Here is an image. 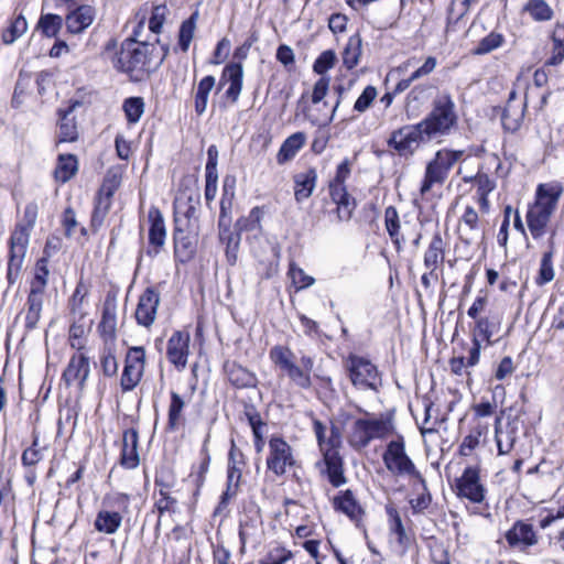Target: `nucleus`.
<instances>
[{
	"mask_svg": "<svg viewBox=\"0 0 564 564\" xmlns=\"http://www.w3.org/2000/svg\"><path fill=\"white\" fill-rule=\"evenodd\" d=\"M116 48L117 41L110 40L105 46V54L113 52L111 63L118 72L127 74L132 82H140L149 74L150 54L154 50L152 44L128 37L121 43L119 52Z\"/></svg>",
	"mask_w": 564,
	"mask_h": 564,
	"instance_id": "1",
	"label": "nucleus"
},
{
	"mask_svg": "<svg viewBox=\"0 0 564 564\" xmlns=\"http://www.w3.org/2000/svg\"><path fill=\"white\" fill-rule=\"evenodd\" d=\"M564 187L558 182L539 184L534 202L529 206L525 219L533 239H540L546 234L547 225L557 208Z\"/></svg>",
	"mask_w": 564,
	"mask_h": 564,
	"instance_id": "2",
	"label": "nucleus"
},
{
	"mask_svg": "<svg viewBox=\"0 0 564 564\" xmlns=\"http://www.w3.org/2000/svg\"><path fill=\"white\" fill-rule=\"evenodd\" d=\"M269 356L272 362L283 370L296 387L311 388V372L314 367V359L311 356H302L299 366L294 362V355L291 349L281 345L272 347Z\"/></svg>",
	"mask_w": 564,
	"mask_h": 564,
	"instance_id": "3",
	"label": "nucleus"
},
{
	"mask_svg": "<svg viewBox=\"0 0 564 564\" xmlns=\"http://www.w3.org/2000/svg\"><path fill=\"white\" fill-rule=\"evenodd\" d=\"M431 139L447 134L457 123L455 102L448 94L437 96L432 111L421 121Z\"/></svg>",
	"mask_w": 564,
	"mask_h": 564,
	"instance_id": "4",
	"label": "nucleus"
},
{
	"mask_svg": "<svg viewBox=\"0 0 564 564\" xmlns=\"http://www.w3.org/2000/svg\"><path fill=\"white\" fill-rule=\"evenodd\" d=\"M393 430L394 425L389 416L357 419L351 425L348 441L354 448L361 449L372 440L387 437Z\"/></svg>",
	"mask_w": 564,
	"mask_h": 564,
	"instance_id": "5",
	"label": "nucleus"
},
{
	"mask_svg": "<svg viewBox=\"0 0 564 564\" xmlns=\"http://www.w3.org/2000/svg\"><path fill=\"white\" fill-rule=\"evenodd\" d=\"M464 151L442 149L426 164L424 177L420 187L422 196L426 195L435 185L442 186L457 161L463 156Z\"/></svg>",
	"mask_w": 564,
	"mask_h": 564,
	"instance_id": "6",
	"label": "nucleus"
},
{
	"mask_svg": "<svg viewBox=\"0 0 564 564\" xmlns=\"http://www.w3.org/2000/svg\"><path fill=\"white\" fill-rule=\"evenodd\" d=\"M421 121L415 124H406L394 130L388 139V147L400 156H412L422 143L431 141Z\"/></svg>",
	"mask_w": 564,
	"mask_h": 564,
	"instance_id": "7",
	"label": "nucleus"
},
{
	"mask_svg": "<svg viewBox=\"0 0 564 564\" xmlns=\"http://www.w3.org/2000/svg\"><path fill=\"white\" fill-rule=\"evenodd\" d=\"M386 468L395 476H409L421 479V473L416 469L412 459L405 452V443L402 435L388 443L382 455Z\"/></svg>",
	"mask_w": 564,
	"mask_h": 564,
	"instance_id": "8",
	"label": "nucleus"
},
{
	"mask_svg": "<svg viewBox=\"0 0 564 564\" xmlns=\"http://www.w3.org/2000/svg\"><path fill=\"white\" fill-rule=\"evenodd\" d=\"M347 369L355 387L377 390L380 377L377 367L370 360L350 355L347 359Z\"/></svg>",
	"mask_w": 564,
	"mask_h": 564,
	"instance_id": "9",
	"label": "nucleus"
},
{
	"mask_svg": "<svg viewBox=\"0 0 564 564\" xmlns=\"http://www.w3.org/2000/svg\"><path fill=\"white\" fill-rule=\"evenodd\" d=\"M455 492L460 499H467L473 503H481L486 498V488L480 482L479 468L468 466L460 477L455 480Z\"/></svg>",
	"mask_w": 564,
	"mask_h": 564,
	"instance_id": "10",
	"label": "nucleus"
},
{
	"mask_svg": "<svg viewBox=\"0 0 564 564\" xmlns=\"http://www.w3.org/2000/svg\"><path fill=\"white\" fill-rule=\"evenodd\" d=\"M295 465L292 447L281 437H271L269 441V455L267 468L280 477L286 473L288 467Z\"/></svg>",
	"mask_w": 564,
	"mask_h": 564,
	"instance_id": "11",
	"label": "nucleus"
},
{
	"mask_svg": "<svg viewBox=\"0 0 564 564\" xmlns=\"http://www.w3.org/2000/svg\"><path fill=\"white\" fill-rule=\"evenodd\" d=\"M505 539L510 549L520 552H528L539 543V534L534 527L524 520H517L505 533Z\"/></svg>",
	"mask_w": 564,
	"mask_h": 564,
	"instance_id": "12",
	"label": "nucleus"
},
{
	"mask_svg": "<svg viewBox=\"0 0 564 564\" xmlns=\"http://www.w3.org/2000/svg\"><path fill=\"white\" fill-rule=\"evenodd\" d=\"M198 235L199 229H195L193 226L188 228L184 223L182 227H174V251L176 258L181 262H187L194 257L198 242Z\"/></svg>",
	"mask_w": 564,
	"mask_h": 564,
	"instance_id": "13",
	"label": "nucleus"
},
{
	"mask_svg": "<svg viewBox=\"0 0 564 564\" xmlns=\"http://www.w3.org/2000/svg\"><path fill=\"white\" fill-rule=\"evenodd\" d=\"M149 228V248L147 254L151 258L156 257L165 243L166 229L164 218L158 207L152 206L148 213Z\"/></svg>",
	"mask_w": 564,
	"mask_h": 564,
	"instance_id": "14",
	"label": "nucleus"
},
{
	"mask_svg": "<svg viewBox=\"0 0 564 564\" xmlns=\"http://www.w3.org/2000/svg\"><path fill=\"white\" fill-rule=\"evenodd\" d=\"M89 373V358L79 352L70 357L68 365L63 372L62 379L67 387L77 384L78 388L83 390Z\"/></svg>",
	"mask_w": 564,
	"mask_h": 564,
	"instance_id": "15",
	"label": "nucleus"
},
{
	"mask_svg": "<svg viewBox=\"0 0 564 564\" xmlns=\"http://www.w3.org/2000/svg\"><path fill=\"white\" fill-rule=\"evenodd\" d=\"M159 304L160 293L153 288H147L140 295L135 310L138 324L150 327L155 321Z\"/></svg>",
	"mask_w": 564,
	"mask_h": 564,
	"instance_id": "16",
	"label": "nucleus"
},
{
	"mask_svg": "<svg viewBox=\"0 0 564 564\" xmlns=\"http://www.w3.org/2000/svg\"><path fill=\"white\" fill-rule=\"evenodd\" d=\"M189 334L175 332L167 341L166 357L178 370L185 369L189 354Z\"/></svg>",
	"mask_w": 564,
	"mask_h": 564,
	"instance_id": "17",
	"label": "nucleus"
},
{
	"mask_svg": "<svg viewBox=\"0 0 564 564\" xmlns=\"http://www.w3.org/2000/svg\"><path fill=\"white\" fill-rule=\"evenodd\" d=\"M100 336L106 340H113L117 333V295L107 293L101 312V321L98 325Z\"/></svg>",
	"mask_w": 564,
	"mask_h": 564,
	"instance_id": "18",
	"label": "nucleus"
},
{
	"mask_svg": "<svg viewBox=\"0 0 564 564\" xmlns=\"http://www.w3.org/2000/svg\"><path fill=\"white\" fill-rule=\"evenodd\" d=\"M525 108L527 102H520L517 97V91L511 90L501 116V122L505 130L516 132L520 129Z\"/></svg>",
	"mask_w": 564,
	"mask_h": 564,
	"instance_id": "19",
	"label": "nucleus"
},
{
	"mask_svg": "<svg viewBox=\"0 0 564 564\" xmlns=\"http://www.w3.org/2000/svg\"><path fill=\"white\" fill-rule=\"evenodd\" d=\"M117 186L118 184L115 180H106L101 185L95 199V207L91 216V225L94 227H99L104 223L107 214L109 213L111 206V197Z\"/></svg>",
	"mask_w": 564,
	"mask_h": 564,
	"instance_id": "20",
	"label": "nucleus"
},
{
	"mask_svg": "<svg viewBox=\"0 0 564 564\" xmlns=\"http://www.w3.org/2000/svg\"><path fill=\"white\" fill-rule=\"evenodd\" d=\"M29 243V232L25 227H17L10 238L8 268L21 271Z\"/></svg>",
	"mask_w": 564,
	"mask_h": 564,
	"instance_id": "21",
	"label": "nucleus"
},
{
	"mask_svg": "<svg viewBox=\"0 0 564 564\" xmlns=\"http://www.w3.org/2000/svg\"><path fill=\"white\" fill-rule=\"evenodd\" d=\"M139 433L131 427L122 434V447L120 454V465L127 469H134L139 466L140 456L138 453Z\"/></svg>",
	"mask_w": 564,
	"mask_h": 564,
	"instance_id": "22",
	"label": "nucleus"
},
{
	"mask_svg": "<svg viewBox=\"0 0 564 564\" xmlns=\"http://www.w3.org/2000/svg\"><path fill=\"white\" fill-rule=\"evenodd\" d=\"M79 101H74L66 109H58V132L57 142H74L78 138V130L75 117L73 116L76 107H79Z\"/></svg>",
	"mask_w": 564,
	"mask_h": 564,
	"instance_id": "23",
	"label": "nucleus"
},
{
	"mask_svg": "<svg viewBox=\"0 0 564 564\" xmlns=\"http://www.w3.org/2000/svg\"><path fill=\"white\" fill-rule=\"evenodd\" d=\"M199 204L198 198L193 199L191 196L186 200L181 198L174 203V224L176 227H182L183 223L188 228L192 226L195 229H199L197 205Z\"/></svg>",
	"mask_w": 564,
	"mask_h": 564,
	"instance_id": "24",
	"label": "nucleus"
},
{
	"mask_svg": "<svg viewBox=\"0 0 564 564\" xmlns=\"http://www.w3.org/2000/svg\"><path fill=\"white\" fill-rule=\"evenodd\" d=\"M242 78L243 68L240 63H230L224 67L219 84L223 86L225 82L229 83L225 95L232 104L239 99L242 89Z\"/></svg>",
	"mask_w": 564,
	"mask_h": 564,
	"instance_id": "25",
	"label": "nucleus"
},
{
	"mask_svg": "<svg viewBox=\"0 0 564 564\" xmlns=\"http://www.w3.org/2000/svg\"><path fill=\"white\" fill-rule=\"evenodd\" d=\"M95 17L96 10L94 7L88 4L78 6L65 18L67 31L73 34L82 33L84 30L91 25Z\"/></svg>",
	"mask_w": 564,
	"mask_h": 564,
	"instance_id": "26",
	"label": "nucleus"
},
{
	"mask_svg": "<svg viewBox=\"0 0 564 564\" xmlns=\"http://www.w3.org/2000/svg\"><path fill=\"white\" fill-rule=\"evenodd\" d=\"M218 149L215 144H212L207 149V163L205 167V199L209 204L217 194V182H218Z\"/></svg>",
	"mask_w": 564,
	"mask_h": 564,
	"instance_id": "27",
	"label": "nucleus"
},
{
	"mask_svg": "<svg viewBox=\"0 0 564 564\" xmlns=\"http://www.w3.org/2000/svg\"><path fill=\"white\" fill-rule=\"evenodd\" d=\"M445 260V242L441 236L440 231H436L427 249L424 252V267L430 271L431 275H434V272L437 270L440 265L443 264Z\"/></svg>",
	"mask_w": 564,
	"mask_h": 564,
	"instance_id": "28",
	"label": "nucleus"
},
{
	"mask_svg": "<svg viewBox=\"0 0 564 564\" xmlns=\"http://www.w3.org/2000/svg\"><path fill=\"white\" fill-rule=\"evenodd\" d=\"M555 236L556 231L552 230L547 240V250L543 253L540 262V269L535 278V283L540 286L551 282L554 279L555 272L553 268V258L555 254Z\"/></svg>",
	"mask_w": 564,
	"mask_h": 564,
	"instance_id": "29",
	"label": "nucleus"
},
{
	"mask_svg": "<svg viewBox=\"0 0 564 564\" xmlns=\"http://www.w3.org/2000/svg\"><path fill=\"white\" fill-rule=\"evenodd\" d=\"M229 382L236 388H251L257 383L253 372L237 362H226L224 366Z\"/></svg>",
	"mask_w": 564,
	"mask_h": 564,
	"instance_id": "30",
	"label": "nucleus"
},
{
	"mask_svg": "<svg viewBox=\"0 0 564 564\" xmlns=\"http://www.w3.org/2000/svg\"><path fill=\"white\" fill-rule=\"evenodd\" d=\"M316 180L317 174L314 169H308L294 175V196L296 202L301 203L312 195L316 186Z\"/></svg>",
	"mask_w": 564,
	"mask_h": 564,
	"instance_id": "31",
	"label": "nucleus"
},
{
	"mask_svg": "<svg viewBox=\"0 0 564 564\" xmlns=\"http://www.w3.org/2000/svg\"><path fill=\"white\" fill-rule=\"evenodd\" d=\"M333 506L335 510L343 512L351 520H358L362 513L361 507L350 489L340 491L334 498Z\"/></svg>",
	"mask_w": 564,
	"mask_h": 564,
	"instance_id": "32",
	"label": "nucleus"
},
{
	"mask_svg": "<svg viewBox=\"0 0 564 564\" xmlns=\"http://www.w3.org/2000/svg\"><path fill=\"white\" fill-rule=\"evenodd\" d=\"M329 482L338 488L347 482L344 475L343 459L337 452H327L324 456Z\"/></svg>",
	"mask_w": 564,
	"mask_h": 564,
	"instance_id": "33",
	"label": "nucleus"
},
{
	"mask_svg": "<svg viewBox=\"0 0 564 564\" xmlns=\"http://www.w3.org/2000/svg\"><path fill=\"white\" fill-rule=\"evenodd\" d=\"M306 135L304 132H295L284 140L276 154V162L282 165L291 161L304 147Z\"/></svg>",
	"mask_w": 564,
	"mask_h": 564,
	"instance_id": "34",
	"label": "nucleus"
},
{
	"mask_svg": "<svg viewBox=\"0 0 564 564\" xmlns=\"http://www.w3.org/2000/svg\"><path fill=\"white\" fill-rule=\"evenodd\" d=\"M86 312L70 313L69 344L80 350L84 347L83 337L88 332L90 323H86Z\"/></svg>",
	"mask_w": 564,
	"mask_h": 564,
	"instance_id": "35",
	"label": "nucleus"
},
{
	"mask_svg": "<svg viewBox=\"0 0 564 564\" xmlns=\"http://www.w3.org/2000/svg\"><path fill=\"white\" fill-rule=\"evenodd\" d=\"M384 225L389 237L391 238L395 249L401 250L402 243L405 242L404 236L401 234V225L398 210L394 206H388L384 210Z\"/></svg>",
	"mask_w": 564,
	"mask_h": 564,
	"instance_id": "36",
	"label": "nucleus"
},
{
	"mask_svg": "<svg viewBox=\"0 0 564 564\" xmlns=\"http://www.w3.org/2000/svg\"><path fill=\"white\" fill-rule=\"evenodd\" d=\"M122 523V516L116 511L100 510L94 521L95 529L105 534H115Z\"/></svg>",
	"mask_w": 564,
	"mask_h": 564,
	"instance_id": "37",
	"label": "nucleus"
},
{
	"mask_svg": "<svg viewBox=\"0 0 564 564\" xmlns=\"http://www.w3.org/2000/svg\"><path fill=\"white\" fill-rule=\"evenodd\" d=\"M362 53V39L359 33L352 34L343 51V64L347 69L355 68L360 61Z\"/></svg>",
	"mask_w": 564,
	"mask_h": 564,
	"instance_id": "38",
	"label": "nucleus"
},
{
	"mask_svg": "<svg viewBox=\"0 0 564 564\" xmlns=\"http://www.w3.org/2000/svg\"><path fill=\"white\" fill-rule=\"evenodd\" d=\"M462 238L466 243H471L478 234V214L474 207L467 206L459 225Z\"/></svg>",
	"mask_w": 564,
	"mask_h": 564,
	"instance_id": "39",
	"label": "nucleus"
},
{
	"mask_svg": "<svg viewBox=\"0 0 564 564\" xmlns=\"http://www.w3.org/2000/svg\"><path fill=\"white\" fill-rule=\"evenodd\" d=\"M216 79L212 75H207L204 78L200 79V82L197 85L196 91H195V112L198 116H202L206 109L208 104V96L210 91L213 90L215 86Z\"/></svg>",
	"mask_w": 564,
	"mask_h": 564,
	"instance_id": "40",
	"label": "nucleus"
},
{
	"mask_svg": "<svg viewBox=\"0 0 564 564\" xmlns=\"http://www.w3.org/2000/svg\"><path fill=\"white\" fill-rule=\"evenodd\" d=\"M78 162L73 154H61L57 160V165L54 171L56 181L61 183L68 182L77 172Z\"/></svg>",
	"mask_w": 564,
	"mask_h": 564,
	"instance_id": "41",
	"label": "nucleus"
},
{
	"mask_svg": "<svg viewBox=\"0 0 564 564\" xmlns=\"http://www.w3.org/2000/svg\"><path fill=\"white\" fill-rule=\"evenodd\" d=\"M186 402L182 395L175 391H171V402L167 412V426L170 430L175 431L184 422L183 410Z\"/></svg>",
	"mask_w": 564,
	"mask_h": 564,
	"instance_id": "42",
	"label": "nucleus"
},
{
	"mask_svg": "<svg viewBox=\"0 0 564 564\" xmlns=\"http://www.w3.org/2000/svg\"><path fill=\"white\" fill-rule=\"evenodd\" d=\"M496 328L497 325L488 317H479L475 322V327L471 332V339H477L479 341L484 340L486 346H492L496 344V340L492 339Z\"/></svg>",
	"mask_w": 564,
	"mask_h": 564,
	"instance_id": "43",
	"label": "nucleus"
},
{
	"mask_svg": "<svg viewBox=\"0 0 564 564\" xmlns=\"http://www.w3.org/2000/svg\"><path fill=\"white\" fill-rule=\"evenodd\" d=\"M500 424L501 419L497 417L495 424L497 447L499 454L505 455L508 454L513 448L516 442V432L513 427L503 431Z\"/></svg>",
	"mask_w": 564,
	"mask_h": 564,
	"instance_id": "44",
	"label": "nucleus"
},
{
	"mask_svg": "<svg viewBox=\"0 0 564 564\" xmlns=\"http://www.w3.org/2000/svg\"><path fill=\"white\" fill-rule=\"evenodd\" d=\"M523 11L536 22L550 21L554 15L552 8L544 0H529Z\"/></svg>",
	"mask_w": 564,
	"mask_h": 564,
	"instance_id": "45",
	"label": "nucleus"
},
{
	"mask_svg": "<svg viewBox=\"0 0 564 564\" xmlns=\"http://www.w3.org/2000/svg\"><path fill=\"white\" fill-rule=\"evenodd\" d=\"M219 240L226 245L227 260L231 265H234L237 261L240 243L239 232H234L230 228L219 230Z\"/></svg>",
	"mask_w": 564,
	"mask_h": 564,
	"instance_id": "46",
	"label": "nucleus"
},
{
	"mask_svg": "<svg viewBox=\"0 0 564 564\" xmlns=\"http://www.w3.org/2000/svg\"><path fill=\"white\" fill-rule=\"evenodd\" d=\"M198 12L195 11L192 15L182 22L178 31V46L183 52H187L191 42L194 37Z\"/></svg>",
	"mask_w": 564,
	"mask_h": 564,
	"instance_id": "47",
	"label": "nucleus"
},
{
	"mask_svg": "<svg viewBox=\"0 0 564 564\" xmlns=\"http://www.w3.org/2000/svg\"><path fill=\"white\" fill-rule=\"evenodd\" d=\"M421 486V492L416 498L410 500V506L414 514L424 512L432 502V495L427 488L426 480L421 474V479H416Z\"/></svg>",
	"mask_w": 564,
	"mask_h": 564,
	"instance_id": "48",
	"label": "nucleus"
},
{
	"mask_svg": "<svg viewBox=\"0 0 564 564\" xmlns=\"http://www.w3.org/2000/svg\"><path fill=\"white\" fill-rule=\"evenodd\" d=\"M63 25V19L58 14L47 13L41 15L37 28L47 37H55Z\"/></svg>",
	"mask_w": 564,
	"mask_h": 564,
	"instance_id": "49",
	"label": "nucleus"
},
{
	"mask_svg": "<svg viewBox=\"0 0 564 564\" xmlns=\"http://www.w3.org/2000/svg\"><path fill=\"white\" fill-rule=\"evenodd\" d=\"M505 43V37L500 33L491 32L484 39H481L477 46L473 50L475 55H485L499 47Z\"/></svg>",
	"mask_w": 564,
	"mask_h": 564,
	"instance_id": "50",
	"label": "nucleus"
},
{
	"mask_svg": "<svg viewBox=\"0 0 564 564\" xmlns=\"http://www.w3.org/2000/svg\"><path fill=\"white\" fill-rule=\"evenodd\" d=\"M123 111L130 123H137L144 112V101L141 97H129L123 102Z\"/></svg>",
	"mask_w": 564,
	"mask_h": 564,
	"instance_id": "51",
	"label": "nucleus"
},
{
	"mask_svg": "<svg viewBox=\"0 0 564 564\" xmlns=\"http://www.w3.org/2000/svg\"><path fill=\"white\" fill-rule=\"evenodd\" d=\"M160 499L155 501V509L159 513L158 522L155 524V531L160 530L162 517L165 512H175L177 500L170 496L166 490L160 489Z\"/></svg>",
	"mask_w": 564,
	"mask_h": 564,
	"instance_id": "52",
	"label": "nucleus"
},
{
	"mask_svg": "<svg viewBox=\"0 0 564 564\" xmlns=\"http://www.w3.org/2000/svg\"><path fill=\"white\" fill-rule=\"evenodd\" d=\"M28 30L26 19L19 14L10 24L8 30L3 33V42L6 44L13 43L17 39L23 35Z\"/></svg>",
	"mask_w": 564,
	"mask_h": 564,
	"instance_id": "53",
	"label": "nucleus"
},
{
	"mask_svg": "<svg viewBox=\"0 0 564 564\" xmlns=\"http://www.w3.org/2000/svg\"><path fill=\"white\" fill-rule=\"evenodd\" d=\"M334 204H336V215L338 221H348L356 208L355 198L348 194L340 199H336Z\"/></svg>",
	"mask_w": 564,
	"mask_h": 564,
	"instance_id": "54",
	"label": "nucleus"
},
{
	"mask_svg": "<svg viewBox=\"0 0 564 564\" xmlns=\"http://www.w3.org/2000/svg\"><path fill=\"white\" fill-rule=\"evenodd\" d=\"M289 275L297 290L308 288L315 283V279L306 274L304 270L297 267L294 262L290 263Z\"/></svg>",
	"mask_w": 564,
	"mask_h": 564,
	"instance_id": "55",
	"label": "nucleus"
},
{
	"mask_svg": "<svg viewBox=\"0 0 564 564\" xmlns=\"http://www.w3.org/2000/svg\"><path fill=\"white\" fill-rule=\"evenodd\" d=\"M143 369L126 366L121 375V388L123 391H131L141 380Z\"/></svg>",
	"mask_w": 564,
	"mask_h": 564,
	"instance_id": "56",
	"label": "nucleus"
},
{
	"mask_svg": "<svg viewBox=\"0 0 564 564\" xmlns=\"http://www.w3.org/2000/svg\"><path fill=\"white\" fill-rule=\"evenodd\" d=\"M43 304L39 302H29L25 303V324L24 327L28 332H31L37 327V324L41 318Z\"/></svg>",
	"mask_w": 564,
	"mask_h": 564,
	"instance_id": "57",
	"label": "nucleus"
},
{
	"mask_svg": "<svg viewBox=\"0 0 564 564\" xmlns=\"http://www.w3.org/2000/svg\"><path fill=\"white\" fill-rule=\"evenodd\" d=\"M336 59L337 56L333 50L324 51L315 59L313 69L315 73L323 75L335 65Z\"/></svg>",
	"mask_w": 564,
	"mask_h": 564,
	"instance_id": "58",
	"label": "nucleus"
},
{
	"mask_svg": "<svg viewBox=\"0 0 564 564\" xmlns=\"http://www.w3.org/2000/svg\"><path fill=\"white\" fill-rule=\"evenodd\" d=\"M377 94V88L375 86L368 85L362 90L361 95L357 98L354 105V110L359 113L365 112L367 109H369V107L376 99Z\"/></svg>",
	"mask_w": 564,
	"mask_h": 564,
	"instance_id": "59",
	"label": "nucleus"
},
{
	"mask_svg": "<svg viewBox=\"0 0 564 564\" xmlns=\"http://www.w3.org/2000/svg\"><path fill=\"white\" fill-rule=\"evenodd\" d=\"M167 8L165 6H155L149 20V29L152 33L159 34L165 21Z\"/></svg>",
	"mask_w": 564,
	"mask_h": 564,
	"instance_id": "60",
	"label": "nucleus"
},
{
	"mask_svg": "<svg viewBox=\"0 0 564 564\" xmlns=\"http://www.w3.org/2000/svg\"><path fill=\"white\" fill-rule=\"evenodd\" d=\"M481 436L480 430H474L468 435H466L459 445V454L462 456H469L473 451L479 445Z\"/></svg>",
	"mask_w": 564,
	"mask_h": 564,
	"instance_id": "61",
	"label": "nucleus"
},
{
	"mask_svg": "<svg viewBox=\"0 0 564 564\" xmlns=\"http://www.w3.org/2000/svg\"><path fill=\"white\" fill-rule=\"evenodd\" d=\"M145 350L143 347H131L126 357V366L137 367L144 370Z\"/></svg>",
	"mask_w": 564,
	"mask_h": 564,
	"instance_id": "62",
	"label": "nucleus"
},
{
	"mask_svg": "<svg viewBox=\"0 0 564 564\" xmlns=\"http://www.w3.org/2000/svg\"><path fill=\"white\" fill-rule=\"evenodd\" d=\"M47 283L40 279H32L26 301L43 304Z\"/></svg>",
	"mask_w": 564,
	"mask_h": 564,
	"instance_id": "63",
	"label": "nucleus"
},
{
	"mask_svg": "<svg viewBox=\"0 0 564 564\" xmlns=\"http://www.w3.org/2000/svg\"><path fill=\"white\" fill-rule=\"evenodd\" d=\"M473 180L476 183L477 193L479 196H488V194L491 193L496 187L495 181L491 180L487 174H477Z\"/></svg>",
	"mask_w": 564,
	"mask_h": 564,
	"instance_id": "64",
	"label": "nucleus"
}]
</instances>
